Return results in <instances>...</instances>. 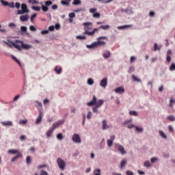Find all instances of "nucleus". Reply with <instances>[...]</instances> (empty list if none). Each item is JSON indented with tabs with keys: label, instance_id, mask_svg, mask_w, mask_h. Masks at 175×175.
<instances>
[{
	"label": "nucleus",
	"instance_id": "nucleus-60",
	"mask_svg": "<svg viewBox=\"0 0 175 175\" xmlns=\"http://www.w3.org/2000/svg\"><path fill=\"white\" fill-rule=\"evenodd\" d=\"M8 27L10 28H14V27H16V24L13 23H9L8 24Z\"/></svg>",
	"mask_w": 175,
	"mask_h": 175
},
{
	"label": "nucleus",
	"instance_id": "nucleus-29",
	"mask_svg": "<svg viewBox=\"0 0 175 175\" xmlns=\"http://www.w3.org/2000/svg\"><path fill=\"white\" fill-rule=\"evenodd\" d=\"M159 133L161 137H162L163 139H166V137H167L166 134H165V133H163V131H159Z\"/></svg>",
	"mask_w": 175,
	"mask_h": 175
},
{
	"label": "nucleus",
	"instance_id": "nucleus-24",
	"mask_svg": "<svg viewBox=\"0 0 175 175\" xmlns=\"http://www.w3.org/2000/svg\"><path fill=\"white\" fill-rule=\"evenodd\" d=\"M12 58L15 61V62H16V64H18V65H19V66H21V68L23 66L20 60H18L16 57L12 55Z\"/></svg>",
	"mask_w": 175,
	"mask_h": 175
},
{
	"label": "nucleus",
	"instance_id": "nucleus-36",
	"mask_svg": "<svg viewBox=\"0 0 175 175\" xmlns=\"http://www.w3.org/2000/svg\"><path fill=\"white\" fill-rule=\"evenodd\" d=\"M125 165H126V160L123 159V160L121 161V164H120V167H121V169H122V167H125Z\"/></svg>",
	"mask_w": 175,
	"mask_h": 175
},
{
	"label": "nucleus",
	"instance_id": "nucleus-51",
	"mask_svg": "<svg viewBox=\"0 0 175 175\" xmlns=\"http://www.w3.org/2000/svg\"><path fill=\"white\" fill-rule=\"evenodd\" d=\"M91 117H92V112L89 111L87 115L88 120H91Z\"/></svg>",
	"mask_w": 175,
	"mask_h": 175
},
{
	"label": "nucleus",
	"instance_id": "nucleus-35",
	"mask_svg": "<svg viewBox=\"0 0 175 175\" xmlns=\"http://www.w3.org/2000/svg\"><path fill=\"white\" fill-rule=\"evenodd\" d=\"M31 9L36 12H40V6H32Z\"/></svg>",
	"mask_w": 175,
	"mask_h": 175
},
{
	"label": "nucleus",
	"instance_id": "nucleus-12",
	"mask_svg": "<svg viewBox=\"0 0 175 175\" xmlns=\"http://www.w3.org/2000/svg\"><path fill=\"white\" fill-rule=\"evenodd\" d=\"M62 124H64V120H59L58 122L53 123L51 128L54 131V129H56V128H58V126L62 125Z\"/></svg>",
	"mask_w": 175,
	"mask_h": 175
},
{
	"label": "nucleus",
	"instance_id": "nucleus-41",
	"mask_svg": "<svg viewBox=\"0 0 175 175\" xmlns=\"http://www.w3.org/2000/svg\"><path fill=\"white\" fill-rule=\"evenodd\" d=\"M0 2L3 6H8L9 5V2L4 0H1Z\"/></svg>",
	"mask_w": 175,
	"mask_h": 175
},
{
	"label": "nucleus",
	"instance_id": "nucleus-19",
	"mask_svg": "<svg viewBox=\"0 0 175 175\" xmlns=\"http://www.w3.org/2000/svg\"><path fill=\"white\" fill-rule=\"evenodd\" d=\"M109 128L110 126L107 125V122H106V120H103V129L106 130L109 129Z\"/></svg>",
	"mask_w": 175,
	"mask_h": 175
},
{
	"label": "nucleus",
	"instance_id": "nucleus-56",
	"mask_svg": "<svg viewBox=\"0 0 175 175\" xmlns=\"http://www.w3.org/2000/svg\"><path fill=\"white\" fill-rule=\"evenodd\" d=\"M26 163H27V165H29V163H31V157L29 156H27L26 157Z\"/></svg>",
	"mask_w": 175,
	"mask_h": 175
},
{
	"label": "nucleus",
	"instance_id": "nucleus-15",
	"mask_svg": "<svg viewBox=\"0 0 175 175\" xmlns=\"http://www.w3.org/2000/svg\"><path fill=\"white\" fill-rule=\"evenodd\" d=\"M20 20L21 21H23V22L28 21V20H29V15L28 14L22 15L20 16Z\"/></svg>",
	"mask_w": 175,
	"mask_h": 175
},
{
	"label": "nucleus",
	"instance_id": "nucleus-28",
	"mask_svg": "<svg viewBox=\"0 0 175 175\" xmlns=\"http://www.w3.org/2000/svg\"><path fill=\"white\" fill-rule=\"evenodd\" d=\"M27 123H28V120H27V119L21 120L19 121V124L20 125H25Z\"/></svg>",
	"mask_w": 175,
	"mask_h": 175
},
{
	"label": "nucleus",
	"instance_id": "nucleus-1",
	"mask_svg": "<svg viewBox=\"0 0 175 175\" xmlns=\"http://www.w3.org/2000/svg\"><path fill=\"white\" fill-rule=\"evenodd\" d=\"M83 25L84 26V33L83 35H88V36H94L95 35V32H98L99 31V29L95 28L93 29V31H91L92 29V23L90 22L83 23Z\"/></svg>",
	"mask_w": 175,
	"mask_h": 175
},
{
	"label": "nucleus",
	"instance_id": "nucleus-11",
	"mask_svg": "<svg viewBox=\"0 0 175 175\" xmlns=\"http://www.w3.org/2000/svg\"><path fill=\"white\" fill-rule=\"evenodd\" d=\"M42 118H43V113L42 111H40L38 113V116L36 120L35 124L36 125L40 124V122H42Z\"/></svg>",
	"mask_w": 175,
	"mask_h": 175
},
{
	"label": "nucleus",
	"instance_id": "nucleus-23",
	"mask_svg": "<svg viewBox=\"0 0 175 175\" xmlns=\"http://www.w3.org/2000/svg\"><path fill=\"white\" fill-rule=\"evenodd\" d=\"M12 58L15 61V62H16V64H18V65H19V66H21V68L23 66L20 60H18L16 57L12 55Z\"/></svg>",
	"mask_w": 175,
	"mask_h": 175
},
{
	"label": "nucleus",
	"instance_id": "nucleus-48",
	"mask_svg": "<svg viewBox=\"0 0 175 175\" xmlns=\"http://www.w3.org/2000/svg\"><path fill=\"white\" fill-rule=\"evenodd\" d=\"M68 16L70 18H75V17H76V14H75V12H71L68 14Z\"/></svg>",
	"mask_w": 175,
	"mask_h": 175
},
{
	"label": "nucleus",
	"instance_id": "nucleus-18",
	"mask_svg": "<svg viewBox=\"0 0 175 175\" xmlns=\"http://www.w3.org/2000/svg\"><path fill=\"white\" fill-rule=\"evenodd\" d=\"M111 53L109 51H106L103 53V57H104V58L107 59L110 57Z\"/></svg>",
	"mask_w": 175,
	"mask_h": 175
},
{
	"label": "nucleus",
	"instance_id": "nucleus-49",
	"mask_svg": "<svg viewBox=\"0 0 175 175\" xmlns=\"http://www.w3.org/2000/svg\"><path fill=\"white\" fill-rule=\"evenodd\" d=\"M131 122H132L131 119L125 120L124 122L123 123V125L125 126V125H128V124H131Z\"/></svg>",
	"mask_w": 175,
	"mask_h": 175
},
{
	"label": "nucleus",
	"instance_id": "nucleus-38",
	"mask_svg": "<svg viewBox=\"0 0 175 175\" xmlns=\"http://www.w3.org/2000/svg\"><path fill=\"white\" fill-rule=\"evenodd\" d=\"M94 175H100V170L99 168L96 169L94 171Z\"/></svg>",
	"mask_w": 175,
	"mask_h": 175
},
{
	"label": "nucleus",
	"instance_id": "nucleus-4",
	"mask_svg": "<svg viewBox=\"0 0 175 175\" xmlns=\"http://www.w3.org/2000/svg\"><path fill=\"white\" fill-rule=\"evenodd\" d=\"M87 105L88 106H94V105H96L97 107H100V106L103 105V100H98L96 101V96H93L92 100L88 103Z\"/></svg>",
	"mask_w": 175,
	"mask_h": 175
},
{
	"label": "nucleus",
	"instance_id": "nucleus-45",
	"mask_svg": "<svg viewBox=\"0 0 175 175\" xmlns=\"http://www.w3.org/2000/svg\"><path fill=\"white\" fill-rule=\"evenodd\" d=\"M173 103H175V100L173 98H170V107L173 108Z\"/></svg>",
	"mask_w": 175,
	"mask_h": 175
},
{
	"label": "nucleus",
	"instance_id": "nucleus-7",
	"mask_svg": "<svg viewBox=\"0 0 175 175\" xmlns=\"http://www.w3.org/2000/svg\"><path fill=\"white\" fill-rule=\"evenodd\" d=\"M23 41L16 40L14 41V48L16 49V50L21 51V50H23Z\"/></svg>",
	"mask_w": 175,
	"mask_h": 175
},
{
	"label": "nucleus",
	"instance_id": "nucleus-9",
	"mask_svg": "<svg viewBox=\"0 0 175 175\" xmlns=\"http://www.w3.org/2000/svg\"><path fill=\"white\" fill-rule=\"evenodd\" d=\"M115 148H117L120 154H122V155H124V154H126V151H125L124 146H122L121 144H116Z\"/></svg>",
	"mask_w": 175,
	"mask_h": 175
},
{
	"label": "nucleus",
	"instance_id": "nucleus-50",
	"mask_svg": "<svg viewBox=\"0 0 175 175\" xmlns=\"http://www.w3.org/2000/svg\"><path fill=\"white\" fill-rule=\"evenodd\" d=\"M167 120H169V121H175V118L173 116H169Z\"/></svg>",
	"mask_w": 175,
	"mask_h": 175
},
{
	"label": "nucleus",
	"instance_id": "nucleus-27",
	"mask_svg": "<svg viewBox=\"0 0 175 175\" xmlns=\"http://www.w3.org/2000/svg\"><path fill=\"white\" fill-rule=\"evenodd\" d=\"M135 131L138 133H142V132H143V128L142 127H139L137 126H135Z\"/></svg>",
	"mask_w": 175,
	"mask_h": 175
},
{
	"label": "nucleus",
	"instance_id": "nucleus-17",
	"mask_svg": "<svg viewBox=\"0 0 175 175\" xmlns=\"http://www.w3.org/2000/svg\"><path fill=\"white\" fill-rule=\"evenodd\" d=\"M22 49H23V50H29V49H32V46L29 44H24V42H23Z\"/></svg>",
	"mask_w": 175,
	"mask_h": 175
},
{
	"label": "nucleus",
	"instance_id": "nucleus-40",
	"mask_svg": "<svg viewBox=\"0 0 175 175\" xmlns=\"http://www.w3.org/2000/svg\"><path fill=\"white\" fill-rule=\"evenodd\" d=\"M144 165L145 166V167H150L151 164L150 163V161H146L144 163Z\"/></svg>",
	"mask_w": 175,
	"mask_h": 175
},
{
	"label": "nucleus",
	"instance_id": "nucleus-26",
	"mask_svg": "<svg viewBox=\"0 0 175 175\" xmlns=\"http://www.w3.org/2000/svg\"><path fill=\"white\" fill-rule=\"evenodd\" d=\"M131 27H132V25H126L124 26H118V29H125V28H131Z\"/></svg>",
	"mask_w": 175,
	"mask_h": 175
},
{
	"label": "nucleus",
	"instance_id": "nucleus-5",
	"mask_svg": "<svg viewBox=\"0 0 175 175\" xmlns=\"http://www.w3.org/2000/svg\"><path fill=\"white\" fill-rule=\"evenodd\" d=\"M21 10H18L17 14H25V13H29L28 10V5L25 3H22L21 5Z\"/></svg>",
	"mask_w": 175,
	"mask_h": 175
},
{
	"label": "nucleus",
	"instance_id": "nucleus-54",
	"mask_svg": "<svg viewBox=\"0 0 175 175\" xmlns=\"http://www.w3.org/2000/svg\"><path fill=\"white\" fill-rule=\"evenodd\" d=\"M40 175H49V173L46 172L45 170H42L40 173Z\"/></svg>",
	"mask_w": 175,
	"mask_h": 175
},
{
	"label": "nucleus",
	"instance_id": "nucleus-64",
	"mask_svg": "<svg viewBox=\"0 0 175 175\" xmlns=\"http://www.w3.org/2000/svg\"><path fill=\"white\" fill-rule=\"evenodd\" d=\"M126 175H133V172H132V171L127 170L126 172Z\"/></svg>",
	"mask_w": 175,
	"mask_h": 175
},
{
	"label": "nucleus",
	"instance_id": "nucleus-44",
	"mask_svg": "<svg viewBox=\"0 0 175 175\" xmlns=\"http://www.w3.org/2000/svg\"><path fill=\"white\" fill-rule=\"evenodd\" d=\"M170 70L171 72H173V70H175V64L172 63L171 66H170Z\"/></svg>",
	"mask_w": 175,
	"mask_h": 175
},
{
	"label": "nucleus",
	"instance_id": "nucleus-31",
	"mask_svg": "<svg viewBox=\"0 0 175 175\" xmlns=\"http://www.w3.org/2000/svg\"><path fill=\"white\" fill-rule=\"evenodd\" d=\"M76 39H79V40H85L87 38L84 36H77Z\"/></svg>",
	"mask_w": 175,
	"mask_h": 175
},
{
	"label": "nucleus",
	"instance_id": "nucleus-53",
	"mask_svg": "<svg viewBox=\"0 0 175 175\" xmlns=\"http://www.w3.org/2000/svg\"><path fill=\"white\" fill-rule=\"evenodd\" d=\"M21 31L22 32H27V27H25V26H21Z\"/></svg>",
	"mask_w": 175,
	"mask_h": 175
},
{
	"label": "nucleus",
	"instance_id": "nucleus-58",
	"mask_svg": "<svg viewBox=\"0 0 175 175\" xmlns=\"http://www.w3.org/2000/svg\"><path fill=\"white\" fill-rule=\"evenodd\" d=\"M29 29H30V31H31L32 32H35V31H36V28H35V27H33V25H30Z\"/></svg>",
	"mask_w": 175,
	"mask_h": 175
},
{
	"label": "nucleus",
	"instance_id": "nucleus-25",
	"mask_svg": "<svg viewBox=\"0 0 175 175\" xmlns=\"http://www.w3.org/2000/svg\"><path fill=\"white\" fill-rule=\"evenodd\" d=\"M99 29H104L105 31L107 29H110V25H101L99 27Z\"/></svg>",
	"mask_w": 175,
	"mask_h": 175
},
{
	"label": "nucleus",
	"instance_id": "nucleus-62",
	"mask_svg": "<svg viewBox=\"0 0 175 175\" xmlns=\"http://www.w3.org/2000/svg\"><path fill=\"white\" fill-rule=\"evenodd\" d=\"M135 126H135L134 124H129V125L127 126V128H128L129 129H132V128H135Z\"/></svg>",
	"mask_w": 175,
	"mask_h": 175
},
{
	"label": "nucleus",
	"instance_id": "nucleus-59",
	"mask_svg": "<svg viewBox=\"0 0 175 175\" xmlns=\"http://www.w3.org/2000/svg\"><path fill=\"white\" fill-rule=\"evenodd\" d=\"M36 16H37L36 14H33L31 16L30 20H31V23H33V18H36Z\"/></svg>",
	"mask_w": 175,
	"mask_h": 175
},
{
	"label": "nucleus",
	"instance_id": "nucleus-33",
	"mask_svg": "<svg viewBox=\"0 0 175 175\" xmlns=\"http://www.w3.org/2000/svg\"><path fill=\"white\" fill-rule=\"evenodd\" d=\"M129 115L133 116L134 117H137V116H138L137 112H136L135 111H130Z\"/></svg>",
	"mask_w": 175,
	"mask_h": 175
},
{
	"label": "nucleus",
	"instance_id": "nucleus-46",
	"mask_svg": "<svg viewBox=\"0 0 175 175\" xmlns=\"http://www.w3.org/2000/svg\"><path fill=\"white\" fill-rule=\"evenodd\" d=\"M88 84L89 85H92L94 84V80H92V79H91V78L88 79Z\"/></svg>",
	"mask_w": 175,
	"mask_h": 175
},
{
	"label": "nucleus",
	"instance_id": "nucleus-2",
	"mask_svg": "<svg viewBox=\"0 0 175 175\" xmlns=\"http://www.w3.org/2000/svg\"><path fill=\"white\" fill-rule=\"evenodd\" d=\"M101 39H107V38L105 36L99 37L97 39L98 41L93 42L90 45H87L88 49H95V47H98V46H105L106 42H105V41H101Z\"/></svg>",
	"mask_w": 175,
	"mask_h": 175
},
{
	"label": "nucleus",
	"instance_id": "nucleus-52",
	"mask_svg": "<svg viewBox=\"0 0 175 175\" xmlns=\"http://www.w3.org/2000/svg\"><path fill=\"white\" fill-rule=\"evenodd\" d=\"M98 109H99V107L95 105V107L92 108L93 113H98Z\"/></svg>",
	"mask_w": 175,
	"mask_h": 175
},
{
	"label": "nucleus",
	"instance_id": "nucleus-57",
	"mask_svg": "<svg viewBox=\"0 0 175 175\" xmlns=\"http://www.w3.org/2000/svg\"><path fill=\"white\" fill-rule=\"evenodd\" d=\"M128 72L129 73H132L133 72H135V67H133V66L130 67Z\"/></svg>",
	"mask_w": 175,
	"mask_h": 175
},
{
	"label": "nucleus",
	"instance_id": "nucleus-21",
	"mask_svg": "<svg viewBox=\"0 0 175 175\" xmlns=\"http://www.w3.org/2000/svg\"><path fill=\"white\" fill-rule=\"evenodd\" d=\"M72 0H62L61 3L62 5H64V6H69V3H70V1Z\"/></svg>",
	"mask_w": 175,
	"mask_h": 175
},
{
	"label": "nucleus",
	"instance_id": "nucleus-20",
	"mask_svg": "<svg viewBox=\"0 0 175 175\" xmlns=\"http://www.w3.org/2000/svg\"><path fill=\"white\" fill-rule=\"evenodd\" d=\"M53 132H54V129H52L51 127L46 132V137H51V135H53Z\"/></svg>",
	"mask_w": 175,
	"mask_h": 175
},
{
	"label": "nucleus",
	"instance_id": "nucleus-34",
	"mask_svg": "<svg viewBox=\"0 0 175 175\" xmlns=\"http://www.w3.org/2000/svg\"><path fill=\"white\" fill-rule=\"evenodd\" d=\"M64 139V135H62V133H59L57 135V140H62Z\"/></svg>",
	"mask_w": 175,
	"mask_h": 175
},
{
	"label": "nucleus",
	"instance_id": "nucleus-42",
	"mask_svg": "<svg viewBox=\"0 0 175 175\" xmlns=\"http://www.w3.org/2000/svg\"><path fill=\"white\" fill-rule=\"evenodd\" d=\"M81 0H74L72 2V5H81Z\"/></svg>",
	"mask_w": 175,
	"mask_h": 175
},
{
	"label": "nucleus",
	"instance_id": "nucleus-6",
	"mask_svg": "<svg viewBox=\"0 0 175 175\" xmlns=\"http://www.w3.org/2000/svg\"><path fill=\"white\" fill-rule=\"evenodd\" d=\"M40 5H42L41 6V9L42 10V12H49V7L48 6H51V5H53V1H46L44 3V5L40 3Z\"/></svg>",
	"mask_w": 175,
	"mask_h": 175
},
{
	"label": "nucleus",
	"instance_id": "nucleus-13",
	"mask_svg": "<svg viewBox=\"0 0 175 175\" xmlns=\"http://www.w3.org/2000/svg\"><path fill=\"white\" fill-rule=\"evenodd\" d=\"M100 85L103 88H106L107 87V78H103L100 82Z\"/></svg>",
	"mask_w": 175,
	"mask_h": 175
},
{
	"label": "nucleus",
	"instance_id": "nucleus-16",
	"mask_svg": "<svg viewBox=\"0 0 175 175\" xmlns=\"http://www.w3.org/2000/svg\"><path fill=\"white\" fill-rule=\"evenodd\" d=\"M1 124L3 126H13L12 121L1 122Z\"/></svg>",
	"mask_w": 175,
	"mask_h": 175
},
{
	"label": "nucleus",
	"instance_id": "nucleus-10",
	"mask_svg": "<svg viewBox=\"0 0 175 175\" xmlns=\"http://www.w3.org/2000/svg\"><path fill=\"white\" fill-rule=\"evenodd\" d=\"M57 162L59 169L64 170L65 169V161L61 158H57Z\"/></svg>",
	"mask_w": 175,
	"mask_h": 175
},
{
	"label": "nucleus",
	"instance_id": "nucleus-32",
	"mask_svg": "<svg viewBox=\"0 0 175 175\" xmlns=\"http://www.w3.org/2000/svg\"><path fill=\"white\" fill-rule=\"evenodd\" d=\"M29 3H31V5H38L39 4V1L36 0H29L28 1Z\"/></svg>",
	"mask_w": 175,
	"mask_h": 175
},
{
	"label": "nucleus",
	"instance_id": "nucleus-61",
	"mask_svg": "<svg viewBox=\"0 0 175 175\" xmlns=\"http://www.w3.org/2000/svg\"><path fill=\"white\" fill-rule=\"evenodd\" d=\"M166 61L167 62H170V61H172V57H170V55H167Z\"/></svg>",
	"mask_w": 175,
	"mask_h": 175
},
{
	"label": "nucleus",
	"instance_id": "nucleus-47",
	"mask_svg": "<svg viewBox=\"0 0 175 175\" xmlns=\"http://www.w3.org/2000/svg\"><path fill=\"white\" fill-rule=\"evenodd\" d=\"M107 143L108 147H111V146H113V141L110 139H107Z\"/></svg>",
	"mask_w": 175,
	"mask_h": 175
},
{
	"label": "nucleus",
	"instance_id": "nucleus-63",
	"mask_svg": "<svg viewBox=\"0 0 175 175\" xmlns=\"http://www.w3.org/2000/svg\"><path fill=\"white\" fill-rule=\"evenodd\" d=\"M96 8H90V13H95V12H96Z\"/></svg>",
	"mask_w": 175,
	"mask_h": 175
},
{
	"label": "nucleus",
	"instance_id": "nucleus-43",
	"mask_svg": "<svg viewBox=\"0 0 175 175\" xmlns=\"http://www.w3.org/2000/svg\"><path fill=\"white\" fill-rule=\"evenodd\" d=\"M157 50H161V46H158V44L154 43V51H157Z\"/></svg>",
	"mask_w": 175,
	"mask_h": 175
},
{
	"label": "nucleus",
	"instance_id": "nucleus-8",
	"mask_svg": "<svg viewBox=\"0 0 175 175\" xmlns=\"http://www.w3.org/2000/svg\"><path fill=\"white\" fill-rule=\"evenodd\" d=\"M72 140L74 143H77V144L81 143V138L79 134H74L72 137Z\"/></svg>",
	"mask_w": 175,
	"mask_h": 175
},
{
	"label": "nucleus",
	"instance_id": "nucleus-3",
	"mask_svg": "<svg viewBox=\"0 0 175 175\" xmlns=\"http://www.w3.org/2000/svg\"><path fill=\"white\" fill-rule=\"evenodd\" d=\"M8 154H11L12 155L16 154V156L14 157L12 159V162H16L18 158H22L23 157V153L20 152L18 150H8Z\"/></svg>",
	"mask_w": 175,
	"mask_h": 175
},
{
	"label": "nucleus",
	"instance_id": "nucleus-37",
	"mask_svg": "<svg viewBox=\"0 0 175 175\" xmlns=\"http://www.w3.org/2000/svg\"><path fill=\"white\" fill-rule=\"evenodd\" d=\"M93 17L94 18H100V13L99 12H96L93 14Z\"/></svg>",
	"mask_w": 175,
	"mask_h": 175
},
{
	"label": "nucleus",
	"instance_id": "nucleus-55",
	"mask_svg": "<svg viewBox=\"0 0 175 175\" xmlns=\"http://www.w3.org/2000/svg\"><path fill=\"white\" fill-rule=\"evenodd\" d=\"M9 8H12V9H14V2L8 3Z\"/></svg>",
	"mask_w": 175,
	"mask_h": 175
},
{
	"label": "nucleus",
	"instance_id": "nucleus-14",
	"mask_svg": "<svg viewBox=\"0 0 175 175\" xmlns=\"http://www.w3.org/2000/svg\"><path fill=\"white\" fill-rule=\"evenodd\" d=\"M115 92L116 94H124L125 92V89L122 87H119L115 89Z\"/></svg>",
	"mask_w": 175,
	"mask_h": 175
},
{
	"label": "nucleus",
	"instance_id": "nucleus-22",
	"mask_svg": "<svg viewBox=\"0 0 175 175\" xmlns=\"http://www.w3.org/2000/svg\"><path fill=\"white\" fill-rule=\"evenodd\" d=\"M55 72H56V73L57 75H61V73H62V68H61L58 66H55Z\"/></svg>",
	"mask_w": 175,
	"mask_h": 175
},
{
	"label": "nucleus",
	"instance_id": "nucleus-30",
	"mask_svg": "<svg viewBox=\"0 0 175 175\" xmlns=\"http://www.w3.org/2000/svg\"><path fill=\"white\" fill-rule=\"evenodd\" d=\"M132 79L134 81H137V83H140L142 81L140 80V79L137 78L136 76L135 75H132Z\"/></svg>",
	"mask_w": 175,
	"mask_h": 175
},
{
	"label": "nucleus",
	"instance_id": "nucleus-39",
	"mask_svg": "<svg viewBox=\"0 0 175 175\" xmlns=\"http://www.w3.org/2000/svg\"><path fill=\"white\" fill-rule=\"evenodd\" d=\"M5 44H7V46H9V47H14V42H5Z\"/></svg>",
	"mask_w": 175,
	"mask_h": 175
}]
</instances>
